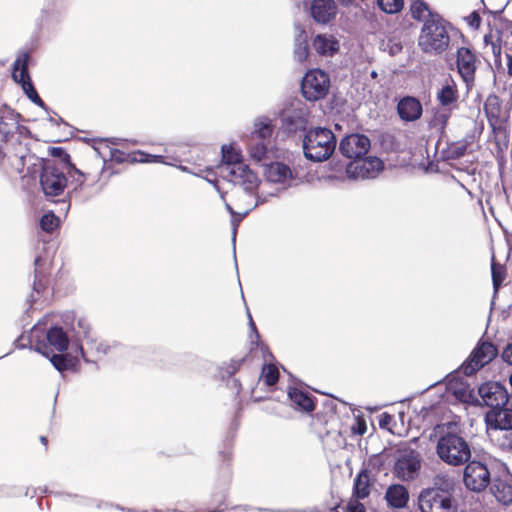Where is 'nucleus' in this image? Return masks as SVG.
Wrapping results in <instances>:
<instances>
[{"label":"nucleus","mask_w":512,"mask_h":512,"mask_svg":"<svg viewBox=\"0 0 512 512\" xmlns=\"http://www.w3.org/2000/svg\"><path fill=\"white\" fill-rule=\"evenodd\" d=\"M345 512H366V509L358 499H351L346 505Z\"/></svg>","instance_id":"nucleus-46"},{"label":"nucleus","mask_w":512,"mask_h":512,"mask_svg":"<svg viewBox=\"0 0 512 512\" xmlns=\"http://www.w3.org/2000/svg\"><path fill=\"white\" fill-rule=\"evenodd\" d=\"M474 141V134H467L464 138L449 143L445 150L446 157L451 160H456L463 157L465 154L468 153Z\"/></svg>","instance_id":"nucleus-26"},{"label":"nucleus","mask_w":512,"mask_h":512,"mask_svg":"<svg viewBox=\"0 0 512 512\" xmlns=\"http://www.w3.org/2000/svg\"><path fill=\"white\" fill-rule=\"evenodd\" d=\"M393 422V416L387 412H383L379 416V426L381 428H388V426Z\"/></svg>","instance_id":"nucleus-47"},{"label":"nucleus","mask_w":512,"mask_h":512,"mask_svg":"<svg viewBox=\"0 0 512 512\" xmlns=\"http://www.w3.org/2000/svg\"><path fill=\"white\" fill-rule=\"evenodd\" d=\"M315 51L320 55H334L339 50V42L333 36L319 34L312 42Z\"/></svg>","instance_id":"nucleus-27"},{"label":"nucleus","mask_w":512,"mask_h":512,"mask_svg":"<svg viewBox=\"0 0 512 512\" xmlns=\"http://www.w3.org/2000/svg\"><path fill=\"white\" fill-rule=\"evenodd\" d=\"M370 146V139L367 136L363 134H350L341 140L339 150L343 156L353 161L365 156Z\"/></svg>","instance_id":"nucleus-13"},{"label":"nucleus","mask_w":512,"mask_h":512,"mask_svg":"<svg viewBox=\"0 0 512 512\" xmlns=\"http://www.w3.org/2000/svg\"><path fill=\"white\" fill-rule=\"evenodd\" d=\"M46 343L49 348L54 347L59 352L67 350L69 345V339L62 327L54 326L47 331Z\"/></svg>","instance_id":"nucleus-29"},{"label":"nucleus","mask_w":512,"mask_h":512,"mask_svg":"<svg viewBox=\"0 0 512 512\" xmlns=\"http://www.w3.org/2000/svg\"><path fill=\"white\" fill-rule=\"evenodd\" d=\"M288 397L297 408L306 413H311L315 410V398L312 397L308 392H305L297 387H290L288 390Z\"/></svg>","instance_id":"nucleus-24"},{"label":"nucleus","mask_w":512,"mask_h":512,"mask_svg":"<svg viewBox=\"0 0 512 512\" xmlns=\"http://www.w3.org/2000/svg\"><path fill=\"white\" fill-rule=\"evenodd\" d=\"M162 155H152L142 151L125 152L118 148L111 149L110 160L117 164L121 163H151L163 162Z\"/></svg>","instance_id":"nucleus-19"},{"label":"nucleus","mask_w":512,"mask_h":512,"mask_svg":"<svg viewBox=\"0 0 512 512\" xmlns=\"http://www.w3.org/2000/svg\"><path fill=\"white\" fill-rule=\"evenodd\" d=\"M484 112L488 122H496L498 119L507 118L503 112L502 102L496 94L487 96L484 102Z\"/></svg>","instance_id":"nucleus-28"},{"label":"nucleus","mask_w":512,"mask_h":512,"mask_svg":"<svg viewBox=\"0 0 512 512\" xmlns=\"http://www.w3.org/2000/svg\"><path fill=\"white\" fill-rule=\"evenodd\" d=\"M370 494V477L367 470H362L354 480V496L364 499Z\"/></svg>","instance_id":"nucleus-34"},{"label":"nucleus","mask_w":512,"mask_h":512,"mask_svg":"<svg viewBox=\"0 0 512 512\" xmlns=\"http://www.w3.org/2000/svg\"><path fill=\"white\" fill-rule=\"evenodd\" d=\"M452 110L453 108L442 106L441 108L437 109L430 121L431 128L436 129L438 132L443 134L448 125Z\"/></svg>","instance_id":"nucleus-33"},{"label":"nucleus","mask_w":512,"mask_h":512,"mask_svg":"<svg viewBox=\"0 0 512 512\" xmlns=\"http://www.w3.org/2000/svg\"><path fill=\"white\" fill-rule=\"evenodd\" d=\"M337 11L334 0H313L311 14L318 23L326 24L332 20Z\"/></svg>","instance_id":"nucleus-23"},{"label":"nucleus","mask_w":512,"mask_h":512,"mask_svg":"<svg viewBox=\"0 0 512 512\" xmlns=\"http://www.w3.org/2000/svg\"><path fill=\"white\" fill-rule=\"evenodd\" d=\"M504 443H502V446H506L509 449H512V434H506L504 435Z\"/></svg>","instance_id":"nucleus-49"},{"label":"nucleus","mask_w":512,"mask_h":512,"mask_svg":"<svg viewBox=\"0 0 512 512\" xmlns=\"http://www.w3.org/2000/svg\"><path fill=\"white\" fill-rule=\"evenodd\" d=\"M230 182L243 186L245 190H252L257 186L258 177L247 164L240 163L230 167L225 176Z\"/></svg>","instance_id":"nucleus-18"},{"label":"nucleus","mask_w":512,"mask_h":512,"mask_svg":"<svg viewBox=\"0 0 512 512\" xmlns=\"http://www.w3.org/2000/svg\"><path fill=\"white\" fill-rule=\"evenodd\" d=\"M280 377V372L276 364L268 363L264 364L260 373V380L268 387L275 386Z\"/></svg>","instance_id":"nucleus-37"},{"label":"nucleus","mask_w":512,"mask_h":512,"mask_svg":"<svg viewBox=\"0 0 512 512\" xmlns=\"http://www.w3.org/2000/svg\"><path fill=\"white\" fill-rule=\"evenodd\" d=\"M223 462H229L231 460V452H221L219 455Z\"/></svg>","instance_id":"nucleus-53"},{"label":"nucleus","mask_w":512,"mask_h":512,"mask_svg":"<svg viewBox=\"0 0 512 512\" xmlns=\"http://www.w3.org/2000/svg\"><path fill=\"white\" fill-rule=\"evenodd\" d=\"M21 115L11 108L5 107L0 111V145L16 138L15 132L20 129Z\"/></svg>","instance_id":"nucleus-17"},{"label":"nucleus","mask_w":512,"mask_h":512,"mask_svg":"<svg viewBox=\"0 0 512 512\" xmlns=\"http://www.w3.org/2000/svg\"><path fill=\"white\" fill-rule=\"evenodd\" d=\"M507 73L512 77V55L507 56Z\"/></svg>","instance_id":"nucleus-51"},{"label":"nucleus","mask_w":512,"mask_h":512,"mask_svg":"<svg viewBox=\"0 0 512 512\" xmlns=\"http://www.w3.org/2000/svg\"><path fill=\"white\" fill-rule=\"evenodd\" d=\"M266 175L269 181L275 183H284L293 177L290 167L282 162H275L269 165Z\"/></svg>","instance_id":"nucleus-31"},{"label":"nucleus","mask_w":512,"mask_h":512,"mask_svg":"<svg viewBox=\"0 0 512 512\" xmlns=\"http://www.w3.org/2000/svg\"><path fill=\"white\" fill-rule=\"evenodd\" d=\"M402 44L401 43H393L391 46H390V49H389V52L391 55H395L399 52L402 51Z\"/></svg>","instance_id":"nucleus-48"},{"label":"nucleus","mask_w":512,"mask_h":512,"mask_svg":"<svg viewBox=\"0 0 512 512\" xmlns=\"http://www.w3.org/2000/svg\"><path fill=\"white\" fill-rule=\"evenodd\" d=\"M36 351L49 358L52 365L59 372L68 370L77 362L75 358L69 355L54 354L52 348H49V346L43 341L36 344Z\"/></svg>","instance_id":"nucleus-22"},{"label":"nucleus","mask_w":512,"mask_h":512,"mask_svg":"<svg viewBox=\"0 0 512 512\" xmlns=\"http://www.w3.org/2000/svg\"><path fill=\"white\" fill-rule=\"evenodd\" d=\"M249 151H250L251 156L254 159L261 161L262 159L265 158V156L267 154L268 143L260 141V140H259V142H256L254 144L251 143Z\"/></svg>","instance_id":"nucleus-40"},{"label":"nucleus","mask_w":512,"mask_h":512,"mask_svg":"<svg viewBox=\"0 0 512 512\" xmlns=\"http://www.w3.org/2000/svg\"><path fill=\"white\" fill-rule=\"evenodd\" d=\"M30 60V54L23 52L18 55L13 63L12 77L15 82L21 84L23 91L26 96L37 106L44 108L45 103L39 96L35 87L33 86L30 75L28 72V62Z\"/></svg>","instance_id":"nucleus-8"},{"label":"nucleus","mask_w":512,"mask_h":512,"mask_svg":"<svg viewBox=\"0 0 512 512\" xmlns=\"http://www.w3.org/2000/svg\"><path fill=\"white\" fill-rule=\"evenodd\" d=\"M366 423L364 421L358 422V434L363 435L366 432Z\"/></svg>","instance_id":"nucleus-52"},{"label":"nucleus","mask_w":512,"mask_h":512,"mask_svg":"<svg viewBox=\"0 0 512 512\" xmlns=\"http://www.w3.org/2000/svg\"><path fill=\"white\" fill-rule=\"evenodd\" d=\"M404 0H377L379 9L386 14H398L404 8Z\"/></svg>","instance_id":"nucleus-38"},{"label":"nucleus","mask_w":512,"mask_h":512,"mask_svg":"<svg viewBox=\"0 0 512 512\" xmlns=\"http://www.w3.org/2000/svg\"><path fill=\"white\" fill-rule=\"evenodd\" d=\"M341 3L343 4H348L350 3L352 0H339Z\"/></svg>","instance_id":"nucleus-57"},{"label":"nucleus","mask_w":512,"mask_h":512,"mask_svg":"<svg viewBox=\"0 0 512 512\" xmlns=\"http://www.w3.org/2000/svg\"><path fill=\"white\" fill-rule=\"evenodd\" d=\"M491 493L503 505L512 503V484L502 479H495L490 487Z\"/></svg>","instance_id":"nucleus-30"},{"label":"nucleus","mask_w":512,"mask_h":512,"mask_svg":"<svg viewBox=\"0 0 512 512\" xmlns=\"http://www.w3.org/2000/svg\"><path fill=\"white\" fill-rule=\"evenodd\" d=\"M492 128V132L497 138L498 136H503L507 138V118L498 119L496 122H488Z\"/></svg>","instance_id":"nucleus-41"},{"label":"nucleus","mask_w":512,"mask_h":512,"mask_svg":"<svg viewBox=\"0 0 512 512\" xmlns=\"http://www.w3.org/2000/svg\"><path fill=\"white\" fill-rule=\"evenodd\" d=\"M68 174L73 178L72 183H76L75 189L77 187H81L87 178V175L80 171L79 169H77L75 166L74 168H71L70 173Z\"/></svg>","instance_id":"nucleus-43"},{"label":"nucleus","mask_w":512,"mask_h":512,"mask_svg":"<svg viewBox=\"0 0 512 512\" xmlns=\"http://www.w3.org/2000/svg\"><path fill=\"white\" fill-rule=\"evenodd\" d=\"M385 499L390 507L401 509L407 505L409 493L405 486L393 484L386 490Z\"/></svg>","instance_id":"nucleus-25"},{"label":"nucleus","mask_w":512,"mask_h":512,"mask_svg":"<svg viewBox=\"0 0 512 512\" xmlns=\"http://www.w3.org/2000/svg\"><path fill=\"white\" fill-rule=\"evenodd\" d=\"M465 486L474 492L483 491L490 483V472L486 465L479 461L469 462L464 469Z\"/></svg>","instance_id":"nucleus-12"},{"label":"nucleus","mask_w":512,"mask_h":512,"mask_svg":"<svg viewBox=\"0 0 512 512\" xmlns=\"http://www.w3.org/2000/svg\"><path fill=\"white\" fill-rule=\"evenodd\" d=\"M509 384H510V386L512 387V373H511V374H510V376H509Z\"/></svg>","instance_id":"nucleus-58"},{"label":"nucleus","mask_w":512,"mask_h":512,"mask_svg":"<svg viewBox=\"0 0 512 512\" xmlns=\"http://www.w3.org/2000/svg\"><path fill=\"white\" fill-rule=\"evenodd\" d=\"M456 65L458 73L466 85H473L477 70V57L475 53L470 48L460 47L456 53Z\"/></svg>","instance_id":"nucleus-14"},{"label":"nucleus","mask_w":512,"mask_h":512,"mask_svg":"<svg viewBox=\"0 0 512 512\" xmlns=\"http://www.w3.org/2000/svg\"><path fill=\"white\" fill-rule=\"evenodd\" d=\"M478 395L481 404L489 407V410H496L509 401L511 394H508L504 385L499 382L488 381L478 387Z\"/></svg>","instance_id":"nucleus-10"},{"label":"nucleus","mask_w":512,"mask_h":512,"mask_svg":"<svg viewBox=\"0 0 512 512\" xmlns=\"http://www.w3.org/2000/svg\"><path fill=\"white\" fill-rule=\"evenodd\" d=\"M226 208L229 210L230 213H234L232 207L229 204H226Z\"/></svg>","instance_id":"nucleus-56"},{"label":"nucleus","mask_w":512,"mask_h":512,"mask_svg":"<svg viewBox=\"0 0 512 512\" xmlns=\"http://www.w3.org/2000/svg\"><path fill=\"white\" fill-rule=\"evenodd\" d=\"M383 169V162L378 157L363 156L350 161L346 166V173L352 179L374 178Z\"/></svg>","instance_id":"nucleus-11"},{"label":"nucleus","mask_w":512,"mask_h":512,"mask_svg":"<svg viewBox=\"0 0 512 512\" xmlns=\"http://www.w3.org/2000/svg\"><path fill=\"white\" fill-rule=\"evenodd\" d=\"M409 14L411 19L422 23L417 44L424 54L436 56L449 49L451 24L441 14L432 10L424 0H412Z\"/></svg>","instance_id":"nucleus-1"},{"label":"nucleus","mask_w":512,"mask_h":512,"mask_svg":"<svg viewBox=\"0 0 512 512\" xmlns=\"http://www.w3.org/2000/svg\"><path fill=\"white\" fill-rule=\"evenodd\" d=\"M53 156L60 158L59 160H55L56 162H67L69 164V168H74V164L71 162V157L68 153L64 151L61 147H54L52 149Z\"/></svg>","instance_id":"nucleus-42"},{"label":"nucleus","mask_w":512,"mask_h":512,"mask_svg":"<svg viewBox=\"0 0 512 512\" xmlns=\"http://www.w3.org/2000/svg\"><path fill=\"white\" fill-rule=\"evenodd\" d=\"M436 99L442 107L458 108L459 90L452 77L445 79L444 84L436 94Z\"/></svg>","instance_id":"nucleus-21"},{"label":"nucleus","mask_w":512,"mask_h":512,"mask_svg":"<svg viewBox=\"0 0 512 512\" xmlns=\"http://www.w3.org/2000/svg\"><path fill=\"white\" fill-rule=\"evenodd\" d=\"M498 355L497 347L490 341L480 340L470 353L468 359L462 364L464 375L472 376L485 365L492 362Z\"/></svg>","instance_id":"nucleus-7"},{"label":"nucleus","mask_w":512,"mask_h":512,"mask_svg":"<svg viewBox=\"0 0 512 512\" xmlns=\"http://www.w3.org/2000/svg\"><path fill=\"white\" fill-rule=\"evenodd\" d=\"M59 225V218L52 212L44 214L40 219V227L43 231L51 233Z\"/></svg>","instance_id":"nucleus-39"},{"label":"nucleus","mask_w":512,"mask_h":512,"mask_svg":"<svg viewBox=\"0 0 512 512\" xmlns=\"http://www.w3.org/2000/svg\"><path fill=\"white\" fill-rule=\"evenodd\" d=\"M110 169V166H107L106 164L104 165V168H103V171H107Z\"/></svg>","instance_id":"nucleus-59"},{"label":"nucleus","mask_w":512,"mask_h":512,"mask_svg":"<svg viewBox=\"0 0 512 512\" xmlns=\"http://www.w3.org/2000/svg\"><path fill=\"white\" fill-rule=\"evenodd\" d=\"M245 361L244 358L239 360H231L224 368L225 373L228 376H233L239 369L241 368L243 362Z\"/></svg>","instance_id":"nucleus-44"},{"label":"nucleus","mask_w":512,"mask_h":512,"mask_svg":"<svg viewBox=\"0 0 512 512\" xmlns=\"http://www.w3.org/2000/svg\"><path fill=\"white\" fill-rule=\"evenodd\" d=\"M255 128L252 132L251 141L259 139L260 141L269 143L274 127L267 118L260 119L255 122Z\"/></svg>","instance_id":"nucleus-32"},{"label":"nucleus","mask_w":512,"mask_h":512,"mask_svg":"<svg viewBox=\"0 0 512 512\" xmlns=\"http://www.w3.org/2000/svg\"><path fill=\"white\" fill-rule=\"evenodd\" d=\"M39 440L44 445L45 450H46L47 447H48V439H47V437L46 436H40Z\"/></svg>","instance_id":"nucleus-54"},{"label":"nucleus","mask_w":512,"mask_h":512,"mask_svg":"<svg viewBox=\"0 0 512 512\" xmlns=\"http://www.w3.org/2000/svg\"><path fill=\"white\" fill-rule=\"evenodd\" d=\"M69 164L48 160L43 164L40 173V186L47 198L60 196L68 184L67 173H70Z\"/></svg>","instance_id":"nucleus-4"},{"label":"nucleus","mask_w":512,"mask_h":512,"mask_svg":"<svg viewBox=\"0 0 512 512\" xmlns=\"http://www.w3.org/2000/svg\"><path fill=\"white\" fill-rule=\"evenodd\" d=\"M222 161L224 163L222 170L225 173L230 170V167L243 163L240 151L236 150L232 146L226 145L222 147Z\"/></svg>","instance_id":"nucleus-36"},{"label":"nucleus","mask_w":512,"mask_h":512,"mask_svg":"<svg viewBox=\"0 0 512 512\" xmlns=\"http://www.w3.org/2000/svg\"><path fill=\"white\" fill-rule=\"evenodd\" d=\"M467 24L473 28L478 29L481 25V17L480 14L477 11L471 12L466 18H465Z\"/></svg>","instance_id":"nucleus-45"},{"label":"nucleus","mask_w":512,"mask_h":512,"mask_svg":"<svg viewBox=\"0 0 512 512\" xmlns=\"http://www.w3.org/2000/svg\"><path fill=\"white\" fill-rule=\"evenodd\" d=\"M484 421L487 427L493 430H512V393L505 405L496 410H488Z\"/></svg>","instance_id":"nucleus-16"},{"label":"nucleus","mask_w":512,"mask_h":512,"mask_svg":"<svg viewBox=\"0 0 512 512\" xmlns=\"http://www.w3.org/2000/svg\"><path fill=\"white\" fill-rule=\"evenodd\" d=\"M297 53L299 54L300 60L306 59V57L308 56V47L303 46L302 48L299 49Z\"/></svg>","instance_id":"nucleus-50"},{"label":"nucleus","mask_w":512,"mask_h":512,"mask_svg":"<svg viewBox=\"0 0 512 512\" xmlns=\"http://www.w3.org/2000/svg\"><path fill=\"white\" fill-rule=\"evenodd\" d=\"M436 451L442 461L453 466L462 465L471 457L468 442L455 433L442 435L438 439Z\"/></svg>","instance_id":"nucleus-5"},{"label":"nucleus","mask_w":512,"mask_h":512,"mask_svg":"<svg viewBox=\"0 0 512 512\" xmlns=\"http://www.w3.org/2000/svg\"><path fill=\"white\" fill-rule=\"evenodd\" d=\"M491 276L493 289L498 292L507 277V268L504 264L497 262L494 255L491 259Z\"/></svg>","instance_id":"nucleus-35"},{"label":"nucleus","mask_w":512,"mask_h":512,"mask_svg":"<svg viewBox=\"0 0 512 512\" xmlns=\"http://www.w3.org/2000/svg\"><path fill=\"white\" fill-rule=\"evenodd\" d=\"M336 142V137L330 129L311 128L303 138L304 156L314 162L325 161L335 151Z\"/></svg>","instance_id":"nucleus-3"},{"label":"nucleus","mask_w":512,"mask_h":512,"mask_svg":"<svg viewBox=\"0 0 512 512\" xmlns=\"http://www.w3.org/2000/svg\"><path fill=\"white\" fill-rule=\"evenodd\" d=\"M397 113L401 120L414 122L421 118L423 107L416 97L404 96L397 104Z\"/></svg>","instance_id":"nucleus-20"},{"label":"nucleus","mask_w":512,"mask_h":512,"mask_svg":"<svg viewBox=\"0 0 512 512\" xmlns=\"http://www.w3.org/2000/svg\"><path fill=\"white\" fill-rule=\"evenodd\" d=\"M330 87V78L322 70L314 69L305 74L301 84L303 96L309 101L324 98Z\"/></svg>","instance_id":"nucleus-9"},{"label":"nucleus","mask_w":512,"mask_h":512,"mask_svg":"<svg viewBox=\"0 0 512 512\" xmlns=\"http://www.w3.org/2000/svg\"><path fill=\"white\" fill-rule=\"evenodd\" d=\"M453 493L454 483L449 480H444L440 486L422 490L418 497L420 511L457 512V505Z\"/></svg>","instance_id":"nucleus-2"},{"label":"nucleus","mask_w":512,"mask_h":512,"mask_svg":"<svg viewBox=\"0 0 512 512\" xmlns=\"http://www.w3.org/2000/svg\"><path fill=\"white\" fill-rule=\"evenodd\" d=\"M500 51H501V47H500V46L496 47V46L493 44V53H494V54H496V53H498V54H499V53H500Z\"/></svg>","instance_id":"nucleus-55"},{"label":"nucleus","mask_w":512,"mask_h":512,"mask_svg":"<svg viewBox=\"0 0 512 512\" xmlns=\"http://www.w3.org/2000/svg\"><path fill=\"white\" fill-rule=\"evenodd\" d=\"M28 148L19 138L0 145V169L8 175L20 174L25 167Z\"/></svg>","instance_id":"nucleus-6"},{"label":"nucleus","mask_w":512,"mask_h":512,"mask_svg":"<svg viewBox=\"0 0 512 512\" xmlns=\"http://www.w3.org/2000/svg\"><path fill=\"white\" fill-rule=\"evenodd\" d=\"M420 468L421 459L419 454L411 450L397 459L394 465V473L399 479L409 481L418 476Z\"/></svg>","instance_id":"nucleus-15"}]
</instances>
